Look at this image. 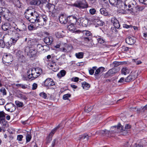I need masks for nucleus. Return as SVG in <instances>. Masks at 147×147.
<instances>
[{
  "instance_id": "obj_25",
  "label": "nucleus",
  "mask_w": 147,
  "mask_h": 147,
  "mask_svg": "<svg viewBox=\"0 0 147 147\" xmlns=\"http://www.w3.org/2000/svg\"><path fill=\"white\" fill-rule=\"evenodd\" d=\"M19 34L18 33L15 34V36L11 38L10 40L11 41L12 44L15 43L19 38Z\"/></svg>"
},
{
  "instance_id": "obj_45",
  "label": "nucleus",
  "mask_w": 147,
  "mask_h": 147,
  "mask_svg": "<svg viewBox=\"0 0 147 147\" xmlns=\"http://www.w3.org/2000/svg\"><path fill=\"white\" fill-rule=\"evenodd\" d=\"M33 40H29L28 41L27 44L28 46V47H34L35 46L34 44V42Z\"/></svg>"
},
{
  "instance_id": "obj_37",
  "label": "nucleus",
  "mask_w": 147,
  "mask_h": 147,
  "mask_svg": "<svg viewBox=\"0 0 147 147\" xmlns=\"http://www.w3.org/2000/svg\"><path fill=\"white\" fill-rule=\"evenodd\" d=\"M26 29V26L25 24L24 23H22L20 25V28H17V30L18 31H25Z\"/></svg>"
},
{
  "instance_id": "obj_14",
  "label": "nucleus",
  "mask_w": 147,
  "mask_h": 147,
  "mask_svg": "<svg viewBox=\"0 0 147 147\" xmlns=\"http://www.w3.org/2000/svg\"><path fill=\"white\" fill-rule=\"evenodd\" d=\"M68 22L70 24H76L77 21V18L75 16L71 15L68 16Z\"/></svg>"
},
{
  "instance_id": "obj_56",
  "label": "nucleus",
  "mask_w": 147,
  "mask_h": 147,
  "mask_svg": "<svg viewBox=\"0 0 147 147\" xmlns=\"http://www.w3.org/2000/svg\"><path fill=\"white\" fill-rule=\"evenodd\" d=\"M71 96V95L70 94H64L63 95V98L64 100H67L68 98L70 97Z\"/></svg>"
},
{
  "instance_id": "obj_26",
  "label": "nucleus",
  "mask_w": 147,
  "mask_h": 147,
  "mask_svg": "<svg viewBox=\"0 0 147 147\" xmlns=\"http://www.w3.org/2000/svg\"><path fill=\"white\" fill-rule=\"evenodd\" d=\"M41 3L40 0H32L30 2V4L32 5H39Z\"/></svg>"
},
{
  "instance_id": "obj_58",
  "label": "nucleus",
  "mask_w": 147,
  "mask_h": 147,
  "mask_svg": "<svg viewBox=\"0 0 147 147\" xmlns=\"http://www.w3.org/2000/svg\"><path fill=\"white\" fill-rule=\"evenodd\" d=\"M12 44V42H11V41L9 40L5 44V45L7 47H10L11 46Z\"/></svg>"
},
{
  "instance_id": "obj_4",
  "label": "nucleus",
  "mask_w": 147,
  "mask_h": 147,
  "mask_svg": "<svg viewBox=\"0 0 147 147\" xmlns=\"http://www.w3.org/2000/svg\"><path fill=\"white\" fill-rule=\"evenodd\" d=\"M74 6L80 9H84L88 7L87 3L85 0L77 1L74 4Z\"/></svg>"
},
{
  "instance_id": "obj_18",
  "label": "nucleus",
  "mask_w": 147,
  "mask_h": 147,
  "mask_svg": "<svg viewBox=\"0 0 147 147\" xmlns=\"http://www.w3.org/2000/svg\"><path fill=\"white\" fill-rule=\"evenodd\" d=\"M53 41V38L51 36L45 37L44 40V42L48 45H51Z\"/></svg>"
},
{
  "instance_id": "obj_53",
  "label": "nucleus",
  "mask_w": 147,
  "mask_h": 147,
  "mask_svg": "<svg viewBox=\"0 0 147 147\" xmlns=\"http://www.w3.org/2000/svg\"><path fill=\"white\" fill-rule=\"evenodd\" d=\"M43 21H44L45 23L46 24L48 20V18L47 16L45 15H42L40 16Z\"/></svg>"
},
{
  "instance_id": "obj_54",
  "label": "nucleus",
  "mask_w": 147,
  "mask_h": 147,
  "mask_svg": "<svg viewBox=\"0 0 147 147\" xmlns=\"http://www.w3.org/2000/svg\"><path fill=\"white\" fill-rule=\"evenodd\" d=\"M120 64V62L117 61H115L111 64L113 66L116 67L119 66Z\"/></svg>"
},
{
  "instance_id": "obj_23",
  "label": "nucleus",
  "mask_w": 147,
  "mask_h": 147,
  "mask_svg": "<svg viewBox=\"0 0 147 147\" xmlns=\"http://www.w3.org/2000/svg\"><path fill=\"white\" fill-rule=\"evenodd\" d=\"M37 23L40 26H43L46 24L44 22V21L43 20L42 18L41 17V16L38 17L37 18V20L36 24Z\"/></svg>"
},
{
  "instance_id": "obj_16",
  "label": "nucleus",
  "mask_w": 147,
  "mask_h": 147,
  "mask_svg": "<svg viewBox=\"0 0 147 147\" xmlns=\"http://www.w3.org/2000/svg\"><path fill=\"white\" fill-rule=\"evenodd\" d=\"M9 13L10 11L7 8L0 7V13L2 16L5 17Z\"/></svg>"
},
{
  "instance_id": "obj_11",
  "label": "nucleus",
  "mask_w": 147,
  "mask_h": 147,
  "mask_svg": "<svg viewBox=\"0 0 147 147\" xmlns=\"http://www.w3.org/2000/svg\"><path fill=\"white\" fill-rule=\"evenodd\" d=\"M34 10L35 9H27L25 12V18L29 21V20L32 15H33Z\"/></svg>"
},
{
  "instance_id": "obj_27",
  "label": "nucleus",
  "mask_w": 147,
  "mask_h": 147,
  "mask_svg": "<svg viewBox=\"0 0 147 147\" xmlns=\"http://www.w3.org/2000/svg\"><path fill=\"white\" fill-rule=\"evenodd\" d=\"M130 72V69L127 67H123L121 70L122 74L124 75H126L127 74H128Z\"/></svg>"
},
{
  "instance_id": "obj_24",
  "label": "nucleus",
  "mask_w": 147,
  "mask_h": 147,
  "mask_svg": "<svg viewBox=\"0 0 147 147\" xmlns=\"http://www.w3.org/2000/svg\"><path fill=\"white\" fill-rule=\"evenodd\" d=\"M105 68L103 67H100L97 69H96L94 75L97 76L99 73H102L105 70Z\"/></svg>"
},
{
  "instance_id": "obj_55",
  "label": "nucleus",
  "mask_w": 147,
  "mask_h": 147,
  "mask_svg": "<svg viewBox=\"0 0 147 147\" xmlns=\"http://www.w3.org/2000/svg\"><path fill=\"white\" fill-rule=\"evenodd\" d=\"M31 138L32 137L30 134H27L26 138V142H29L31 140Z\"/></svg>"
},
{
  "instance_id": "obj_32",
  "label": "nucleus",
  "mask_w": 147,
  "mask_h": 147,
  "mask_svg": "<svg viewBox=\"0 0 147 147\" xmlns=\"http://www.w3.org/2000/svg\"><path fill=\"white\" fill-rule=\"evenodd\" d=\"M66 72L64 70H61L58 73L57 76L59 78H61L62 77L64 76L66 74Z\"/></svg>"
},
{
  "instance_id": "obj_10",
  "label": "nucleus",
  "mask_w": 147,
  "mask_h": 147,
  "mask_svg": "<svg viewBox=\"0 0 147 147\" xmlns=\"http://www.w3.org/2000/svg\"><path fill=\"white\" fill-rule=\"evenodd\" d=\"M39 15L35 10H34L33 15H32L29 20V22L32 23L36 24Z\"/></svg>"
},
{
  "instance_id": "obj_6",
  "label": "nucleus",
  "mask_w": 147,
  "mask_h": 147,
  "mask_svg": "<svg viewBox=\"0 0 147 147\" xmlns=\"http://www.w3.org/2000/svg\"><path fill=\"white\" fill-rule=\"evenodd\" d=\"M44 86L49 89H54L55 87V82L51 78L46 79L44 82Z\"/></svg>"
},
{
  "instance_id": "obj_42",
  "label": "nucleus",
  "mask_w": 147,
  "mask_h": 147,
  "mask_svg": "<svg viewBox=\"0 0 147 147\" xmlns=\"http://www.w3.org/2000/svg\"><path fill=\"white\" fill-rule=\"evenodd\" d=\"M97 67L96 66L93 67L92 68H90L89 69V74L91 75H93L94 72V71L96 70L97 68Z\"/></svg>"
},
{
  "instance_id": "obj_21",
  "label": "nucleus",
  "mask_w": 147,
  "mask_h": 147,
  "mask_svg": "<svg viewBox=\"0 0 147 147\" xmlns=\"http://www.w3.org/2000/svg\"><path fill=\"white\" fill-rule=\"evenodd\" d=\"M76 33H83L84 35L87 36H88L91 35V33L88 30H76Z\"/></svg>"
},
{
  "instance_id": "obj_44",
  "label": "nucleus",
  "mask_w": 147,
  "mask_h": 147,
  "mask_svg": "<svg viewBox=\"0 0 147 147\" xmlns=\"http://www.w3.org/2000/svg\"><path fill=\"white\" fill-rule=\"evenodd\" d=\"M17 97L22 99L25 100H26L28 99L25 95L22 94H18L17 95Z\"/></svg>"
},
{
  "instance_id": "obj_17",
  "label": "nucleus",
  "mask_w": 147,
  "mask_h": 147,
  "mask_svg": "<svg viewBox=\"0 0 147 147\" xmlns=\"http://www.w3.org/2000/svg\"><path fill=\"white\" fill-rule=\"evenodd\" d=\"M111 22L113 24L114 27L117 28H119L120 26V25L119 24L118 21L115 17H113L111 18Z\"/></svg>"
},
{
  "instance_id": "obj_47",
  "label": "nucleus",
  "mask_w": 147,
  "mask_h": 147,
  "mask_svg": "<svg viewBox=\"0 0 147 147\" xmlns=\"http://www.w3.org/2000/svg\"><path fill=\"white\" fill-rule=\"evenodd\" d=\"M15 103L16 105L18 107H22L24 106V104L22 102H20L18 101H16Z\"/></svg>"
},
{
  "instance_id": "obj_48",
  "label": "nucleus",
  "mask_w": 147,
  "mask_h": 147,
  "mask_svg": "<svg viewBox=\"0 0 147 147\" xmlns=\"http://www.w3.org/2000/svg\"><path fill=\"white\" fill-rule=\"evenodd\" d=\"M81 22L82 25L84 27L88 25V21L86 20H80Z\"/></svg>"
},
{
  "instance_id": "obj_35",
  "label": "nucleus",
  "mask_w": 147,
  "mask_h": 147,
  "mask_svg": "<svg viewBox=\"0 0 147 147\" xmlns=\"http://www.w3.org/2000/svg\"><path fill=\"white\" fill-rule=\"evenodd\" d=\"M13 3L15 7H16L18 8H21V3L19 0H14Z\"/></svg>"
},
{
  "instance_id": "obj_63",
  "label": "nucleus",
  "mask_w": 147,
  "mask_h": 147,
  "mask_svg": "<svg viewBox=\"0 0 147 147\" xmlns=\"http://www.w3.org/2000/svg\"><path fill=\"white\" fill-rule=\"evenodd\" d=\"M139 2L144 5H147V0H139Z\"/></svg>"
},
{
  "instance_id": "obj_29",
  "label": "nucleus",
  "mask_w": 147,
  "mask_h": 147,
  "mask_svg": "<svg viewBox=\"0 0 147 147\" xmlns=\"http://www.w3.org/2000/svg\"><path fill=\"white\" fill-rule=\"evenodd\" d=\"M90 85L87 82H84L82 84V87L85 90H88L90 87Z\"/></svg>"
},
{
  "instance_id": "obj_30",
  "label": "nucleus",
  "mask_w": 147,
  "mask_h": 147,
  "mask_svg": "<svg viewBox=\"0 0 147 147\" xmlns=\"http://www.w3.org/2000/svg\"><path fill=\"white\" fill-rule=\"evenodd\" d=\"M27 75L26 74L23 75L22 76V78L24 80H31V77H30V73H28Z\"/></svg>"
},
{
  "instance_id": "obj_28",
  "label": "nucleus",
  "mask_w": 147,
  "mask_h": 147,
  "mask_svg": "<svg viewBox=\"0 0 147 147\" xmlns=\"http://www.w3.org/2000/svg\"><path fill=\"white\" fill-rule=\"evenodd\" d=\"M11 25L8 23H5L2 25V29L4 31H7L9 28L11 27Z\"/></svg>"
},
{
  "instance_id": "obj_7",
  "label": "nucleus",
  "mask_w": 147,
  "mask_h": 147,
  "mask_svg": "<svg viewBox=\"0 0 147 147\" xmlns=\"http://www.w3.org/2000/svg\"><path fill=\"white\" fill-rule=\"evenodd\" d=\"M46 7L48 9L50 12V15L52 17H55L56 15L55 13L57 11L55 8V5L50 3H48L46 5Z\"/></svg>"
},
{
  "instance_id": "obj_51",
  "label": "nucleus",
  "mask_w": 147,
  "mask_h": 147,
  "mask_svg": "<svg viewBox=\"0 0 147 147\" xmlns=\"http://www.w3.org/2000/svg\"><path fill=\"white\" fill-rule=\"evenodd\" d=\"M16 86L18 87H20L23 89H26L27 88V85L22 84H17Z\"/></svg>"
},
{
  "instance_id": "obj_39",
  "label": "nucleus",
  "mask_w": 147,
  "mask_h": 147,
  "mask_svg": "<svg viewBox=\"0 0 147 147\" xmlns=\"http://www.w3.org/2000/svg\"><path fill=\"white\" fill-rule=\"evenodd\" d=\"M35 47H36V49L39 51H42L43 50V46L40 44H38L37 45L36 44L34 46Z\"/></svg>"
},
{
  "instance_id": "obj_33",
  "label": "nucleus",
  "mask_w": 147,
  "mask_h": 147,
  "mask_svg": "<svg viewBox=\"0 0 147 147\" xmlns=\"http://www.w3.org/2000/svg\"><path fill=\"white\" fill-rule=\"evenodd\" d=\"M89 138V136L87 134H84L80 136L79 139L80 140H87Z\"/></svg>"
},
{
  "instance_id": "obj_59",
  "label": "nucleus",
  "mask_w": 147,
  "mask_h": 147,
  "mask_svg": "<svg viewBox=\"0 0 147 147\" xmlns=\"http://www.w3.org/2000/svg\"><path fill=\"white\" fill-rule=\"evenodd\" d=\"M5 46V43L3 40L1 39L0 40V46L2 48L4 47Z\"/></svg>"
},
{
  "instance_id": "obj_43",
  "label": "nucleus",
  "mask_w": 147,
  "mask_h": 147,
  "mask_svg": "<svg viewBox=\"0 0 147 147\" xmlns=\"http://www.w3.org/2000/svg\"><path fill=\"white\" fill-rule=\"evenodd\" d=\"M75 55L77 58L82 59L83 57L84 53L83 52L76 53L75 54Z\"/></svg>"
},
{
  "instance_id": "obj_38",
  "label": "nucleus",
  "mask_w": 147,
  "mask_h": 147,
  "mask_svg": "<svg viewBox=\"0 0 147 147\" xmlns=\"http://www.w3.org/2000/svg\"><path fill=\"white\" fill-rule=\"evenodd\" d=\"M94 21L96 25L100 26H103L104 24V22L103 21L98 19L94 20Z\"/></svg>"
},
{
  "instance_id": "obj_46",
  "label": "nucleus",
  "mask_w": 147,
  "mask_h": 147,
  "mask_svg": "<svg viewBox=\"0 0 147 147\" xmlns=\"http://www.w3.org/2000/svg\"><path fill=\"white\" fill-rule=\"evenodd\" d=\"M65 47L67 53L70 52L73 49V47L71 45H68Z\"/></svg>"
},
{
  "instance_id": "obj_15",
  "label": "nucleus",
  "mask_w": 147,
  "mask_h": 147,
  "mask_svg": "<svg viewBox=\"0 0 147 147\" xmlns=\"http://www.w3.org/2000/svg\"><path fill=\"white\" fill-rule=\"evenodd\" d=\"M59 20L61 23L65 24L68 22V17H67L64 14H62L59 17Z\"/></svg>"
},
{
  "instance_id": "obj_2",
  "label": "nucleus",
  "mask_w": 147,
  "mask_h": 147,
  "mask_svg": "<svg viewBox=\"0 0 147 147\" xmlns=\"http://www.w3.org/2000/svg\"><path fill=\"white\" fill-rule=\"evenodd\" d=\"M123 127L120 123L118 124L117 126H115L112 127L111 128V131H109L108 136L113 137L112 134L115 133L123 131Z\"/></svg>"
},
{
  "instance_id": "obj_31",
  "label": "nucleus",
  "mask_w": 147,
  "mask_h": 147,
  "mask_svg": "<svg viewBox=\"0 0 147 147\" xmlns=\"http://www.w3.org/2000/svg\"><path fill=\"white\" fill-rule=\"evenodd\" d=\"M75 25L73 24H70V25L68 26L67 28L70 31H73L76 33V28L74 26Z\"/></svg>"
},
{
  "instance_id": "obj_49",
  "label": "nucleus",
  "mask_w": 147,
  "mask_h": 147,
  "mask_svg": "<svg viewBox=\"0 0 147 147\" xmlns=\"http://www.w3.org/2000/svg\"><path fill=\"white\" fill-rule=\"evenodd\" d=\"M43 49L42 51L45 52L49 50L50 49V47L48 45H45L43 46Z\"/></svg>"
},
{
  "instance_id": "obj_22",
  "label": "nucleus",
  "mask_w": 147,
  "mask_h": 147,
  "mask_svg": "<svg viewBox=\"0 0 147 147\" xmlns=\"http://www.w3.org/2000/svg\"><path fill=\"white\" fill-rule=\"evenodd\" d=\"M30 73V77H31V80H33L38 76L36 73L33 71V69H31V72L30 71H28V73Z\"/></svg>"
},
{
  "instance_id": "obj_9",
  "label": "nucleus",
  "mask_w": 147,
  "mask_h": 147,
  "mask_svg": "<svg viewBox=\"0 0 147 147\" xmlns=\"http://www.w3.org/2000/svg\"><path fill=\"white\" fill-rule=\"evenodd\" d=\"M137 74L138 73L136 71L131 72L130 75L125 79V82H129L130 81L134 80L137 78L138 76Z\"/></svg>"
},
{
  "instance_id": "obj_1",
  "label": "nucleus",
  "mask_w": 147,
  "mask_h": 147,
  "mask_svg": "<svg viewBox=\"0 0 147 147\" xmlns=\"http://www.w3.org/2000/svg\"><path fill=\"white\" fill-rule=\"evenodd\" d=\"M132 1L133 0H126L124 2L121 1V2H119V5L118 6L120 9L119 11L121 12L123 11L122 13H125L126 10H131L130 8L131 7V5L133 4Z\"/></svg>"
},
{
  "instance_id": "obj_20",
  "label": "nucleus",
  "mask_w": 147,
  "mask_h": 147,
  "mask_svg": "<svg viewBox=\"0 0 147 147\" xmlns=\"http://www.w3.org/2000/svg\"><path fill=\"white\" fill-rule=\"evenodd\" d=\"M121 0H109V1L110 4L116 7L119 8V7L118 6L119 5V2H121Z\"/></svg>"
},
{
  "instance_id": "obj_36",
  "label": "nucleus",
  "mask_w": 147,
  "mask_h": 147,
  "mask_svg": "<svg viewBox=\"0 0 147 147\" xmlns=\"http://www.w3.org/2000/svg\"><path fill=\"white\" fill-rule=\"evenodd\" d=\"M33 69V71L34 72L38 74V76H39L42 73V70L40 68L37 67Z\"/></svg>"
},
{
  "instance_id": "obj_40",
  "label": "nucleus",
  "mask_w": 147,
  "mask_h": 147,
  "mask_svg": "<svg viewBox=\"0 0 147 147\" xmlns=\"http://www.w3.org/2000/svg\"><path fill=\"white\" fill-rule=\"evenodd\" d=\"M100 11L101 13L104 16H107L108 15V13L107 12L106 9L105 8H102L100 9Z\"/></svg>"
},
{
  "instance_id": "obj_57",
  "label": "nucleus",
  "mask_w": 147,
  "mask_h": 147,
  "mask_svg": "<svg viewBox=\"0 0 147 147\" xmlns=\"http://www.w3.org/2000/svg\"><path fill=\"white\" fill-rule=\"evenodd\" d=\"M39 95L42 98H44V99H46L47 97V94H46L44 92H41L39 94Z\"/></svg>"
},
{
  "instance_id": "obj_5",
  "label": "nucleus",
  "mask_w": 147,
  "mask_h": 147,
  "mask_svg": "<svg viewBox=\"0 0 147 147\" xmlns=\"http://www.w3.org/2000/svg\"><path fill=\"white\" fill-rule=\"evenodd\" d=\"M61 127L60 124H59L57 127L53 129L47 136L46 138V143H49L52 140V138L53 135L55 133L57 129Z\"/></svg>"
},
{
  "instance_id": "obj_62",
  "label": "nucleus",
  "mask_w": 147,
  "mask_h": 147,
  "mask_svg": "<svg viewBox=\"0 0 147 147\" xmlns=\"http://www.w3.org/2000/svg\"><path fill=\"white\" fill-rule=\"evenodd\" d=\"M83 39L84 41L86 42H88L91 39V38L88 37H84Z\"/></svg>"
},
{
  "instance_id": "obj_41",
  "label": "nucleus",
  "mask_w": 147,
  "mask_h": 147,
  "mask_svg": "<svg viewBox=\"0 0 147 147\" xmlns=\"http://www.w3.org/2000/svg\"><path fill=\"white\" fill-rule=\"evenodd\" d=\"M15 29L14 27L11 26V27H10L8 29L7 32L9 34L11 35L15 32Z\"/></svg>"
},
{
  "instance_id": "obj_52",
  "label": "nucleus",
  "mask_w": 147,
  "mask_h": 147,
  "mask_svg": "<svg viewBox=\"0 0 147 147\" xmlns=\"http://www.w3.org/2000/svg\"><path fill=\"white\" fill-rule=\"evenodd\" d=\"M109 133V131L106 129L101 130L100 131V134L103 135H106V136L108 135V133Z\"/></svg>"
},
{
  "instance_id": "obj_13",
  "label": "nucleus",
  "mask_w": 147,
  "mask_h": 147,
  "mask_svg": "<svg viewBox=\"0 0 147 147\" xmlns=\"http://www.w3.org/2000/svg\"><path fill=\"white\" fill-rule=\"evenodd\" d=\"M48 67L54 71H57L59 69L58 66L56 64L55 62H51L49 63L48 65Z\"/></svg>"
},
{
  "instance_id": "obj_64",
  "label": "nucleus",
  "mask_w": 147,
  "mask_h": 147,
  "mask_svg": "<svg viewBox=\"0 0 147 147\" xmlns=\"http://www.w3.org/2000/svg\"><path fill=\"white\" fill-rule=\"evenodd\" d=\"M23 136L21 135H19L17 136V139L19 141H21L22 140V138H23Z\"/></svg>"
},
{
  "instance_id": "obj_12",
  "label": "nucleus",
  "mask_w": 147,
  "mask_h": 147,
  "mask_svg": "<svg viewBox=\"0 0 147 147\" xmlns=\"http://www.w3.org/2000/svg\"><path fill=\"white\" fill-rule=\"evenodd\" d=\"M119 70V68L118 67L116 68H112L110 69L105 74L106 77H109L111 76L112 74L117 73Z\"/></svg>"
},
{
  "instance_id": "obj_19",
  "label": "nucleus",
  "mask_w": 147,
  "mask_h": 147,
  "mask_svg": "<svg viewBox=\"0 0 147 147\" xmlns=\"http://www.w3.org/2000/svg\"><path fill=\"white\" fill-rule=\"evenodd\" d=\"M125 41L128 44L133 45L135 42V38L133 37H128L126 39Z\"/></svg>"
},
{
  "instance_id": "obj_34",
  "label": "nucleus",
  "mask_w": 147,
  "mask_h": 147,
  "mask_svg": "<svg viewBox=\"0 0 147 147\" xmlns=\"http://www.w3.org/2000/svg\"><path fill=\"white\" fill-rule=\"evenodd\" d=\"M22 53L20 51H19L17 53V55L19 57V59H22V61H21L23 62V61L24 60L25 58L23 56L22 54Z\"/></svg>"
},
{
  "instance_id": "obj_60",
  "label": "nucleus",
  "mask_w": 147,
  "mask_h": 147,
  "mask_svg": "<svg viewBox=\"0 0 147 147\" xmlns=\"http://www.w3.org/2000/svg\"><path fill=\"white\" fill-rule=\"evenodd\" d=\"M89 12L91 14L94 15L96 12V10L94 8H92L90 9Z\"/></svg>"
},
{
  "instance_id": "obj_8",
  "label": "nucleus",
  "mask_w": 147,
  "mask_h": 147,
  "mask_svg": "<svg viewBox=\"0 0 147 147\" xmlns=\"http://www.w3.org/2000/svg\"><path fill=\"white\" fill-rule=\"evenodd\" d=\"M5 115L3 111L0 112V123L4 127H7L8 125V122L5 119Z\"/></svg>"
},
{
  "instance_id": "obj_3",
  "label": "nucleus",
  "mask_w": 147,
  "mask_h": 147,
  "mask_svg": "<svg viewBox=\"0 0 147 147\" xmlns=\"http://www.w3.org/2000/svg\"><path fill=\"white\" fill-rule=\"evenodd\" d=\"M24 51L30 58L35 57L37 53V51L33 47H26Z\"/></svg>"
},
{
  "instance_id": "obj_61",
  "label": "nucleus",
  "mask_w": 147,
  "mask_h": 147,
  "mask_svg": "<svg viewBox=\"0 0 147 147\" xmlns=\"http://www.w3.org/2000/svg\"><path fill=\"white\" fill-rule=\"evenodd\" d=\"M97 40H98V42L100 44H103L105 42L104 40L101 37L97 38Z\"/></svg>"
},
{
  "instance_id": "obj_50",
  "label": "nucleus",
  "mask_w": 147,
  "mask_h": 147,
  "mask_svg": "<svg viewBox=\"0 0 147 147\" xmlns=\"http://www.w3.org/2000/svg\"><path fill=\"white\" fill-rule=\"evenodd\" d=\"M92 107L91 106H88L85 107V112L88 113L92 109Z\"/></svg>"
}]
</instances>
